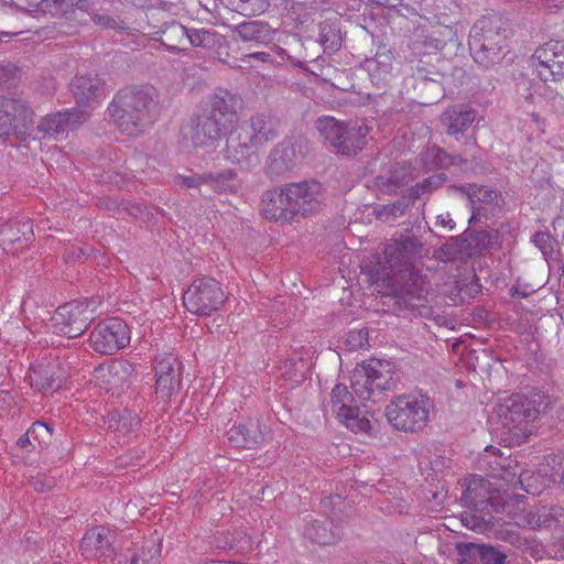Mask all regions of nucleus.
<instances>
[{
	"mask_svg": "<svg viewBox=\"0 0 564 564\" xmlns=\"http://www.w3.org/2000/svg\"><path fill=\"white\" fill-rule=\"evenodd\" d=\"M422 243L413 236L402 237L386 245L384 262L369 270V280L378 293L394 301L399 312L414 308L429 292V282L414 268Z\"/></svg>",
	"mask_w": 564,
	"mask_h": 564,
	"instance_id": "f257e3e1",
	"label": "nucleus"
},
{
	"mask_svg": "<svg viewBox=\"0 0 564 564\" xmlns=\"http://www.w3.org/2000/svg\"><path fill=\"white\" fill-rule=\"evenodd\" d=\"M240 98L224 89L216 90L202 105L184 131L194 148L213 149L224 132L238 120Z\"/></svg>",
	"mask_w": 564,
	"mask_h": 564,
	"instance_id": "f03ea898",
	"label": "nucleus"
},
{
	"mask_svg": "<svg viewBox=\"0 0 564 564\" xmlns=\"http://www.w3.org/2000/svg\"><path fill=\"white\" fill-rule=\"evenodd\" d=\"M118 129L130 137L144 132L159 113L158 93L152 86L132 87L120 91L109 107Z\"/></svg>",
	"mask_w": 564,
	"mask_h": 564,
	"instance_id": "7ed1b4c3",
	"label": "nucleus"
},
{
	"mask_svg": "<svg viewBox=\"0 0 564 564\" xmlns=\"http://www.w3.org/2000/svg\"><path fill=\"white\" fill-rule=\"evenodd\" d=\"M468 44L477 64L486 68L494 67L507 54V30L500 20L482 17L471 28Z\"/></svg>",
	"mask_w": 564,
	"mask_h": 564,
	"instance_id": "20e7f679",
	"label": "nucleus"
},
{
	"mask_svg": "<svg viewBox=\"0 0 564 564\" xmlns=\"http://www.w3.org/2000/svg\"><path fill=\"white\" fill-rule=\"evenodd\" d=\"M433 408V401L425 394H401L390 401L384 414L394 430L417 432L426 426Z\"/></svg>",
	"mask_w": 564,
	"mask_h": 564,
	"instance_id": "39448f33",
	"label": "nucleus"
},
{
	"mask_svg": "<svg viewBox=\"0 0 564 564\" xmlns=\"http://www.w3.org/2000/svg\"><path fill=\"white\" fill-rule=\"evenodd\" d=\"M550 405V398L539 393H514L499 405L498 414L506 427L510 431L527 432L528 425L545 412Z\"/></svg>",
	"mask_w": 564,
	"mask_h": 564,
	"instance_id": "423d86ee",
	"label": "nucleus"
},
{
	"mask_svg": "<svg viewBox=\"0 0 564 564\" xmlns=\"http://www.w3.org/2000/svg\"><path fill=\"white\" fill-rule=\"evenodd\" d=\"M318 130L338 152L352 155L366 145L370 128L362 120L344 124L333 117H326L318 121Z\"/></svg>",
	"mask_w": 564,
	"mask_h": 564,
	"instance_id": "0eeeda50",
	"label": "nucleus"
},
{
	"mask_svg": "<svg viewBox=\"0 0 564 564\" xmlns=\"http://www.w3.org/2000/svg\"><path fill=\"white\" fill-rule=\"evenodd\" d=\"M186 310L198 316H210L225 302L219 283L209 278L195 280L183 295Z\"/></svg>",
	"mask_w": 564,
	"mask_h": 564,
	"instance_id": "6e6552de",
	"label": "nucleus"
},
{
	"mask_svg": "<svg viewBox=\"0 0 564 564\" xmlns=\"http://www.w3.org/2000/svg\"><path fill=\"white\" fill-rule=\"evenodd\" d=\"M33 123V111L23 98H8L0 95V142L10 135L24 140Z\"/></svg>",
	"mask_w": 564,
	"mask_h": 564,
	"instance_id": "1a4fd4ad",
	"label": "nucleus"
},
{
	"mask_svg": "<svg viewBox=\"0 0 564 564\" xmlns=\"http://www.w3.org/2000/svg\"><path fill=\"white\" fill-rule=\"evenodd\" d=\"M95 318L94 310L82 301H73L61 305L51 318L50 327L58 335L68 338L80 336Z\"/></svg>",
	"mask_w": 564,
	"mask_h": 564,
	"instance_id": "9d476101",
	"label": "nucleus"
},
{
	"mask_svg": "<svg viewBox=\"0 0 564 564\" xmlns=\"http://www.w3.org/2000/svg\"><path fill=\"white\" fill-rule=\"evenodd\" d=\"M391 375L383 370L380 360H368L356 367L351 376V389L354 394L365 401L369 400L373 392L390 389Z\"/></svg>",
	"mask_w": 564,
	"mask_h": 564,
	"instance_id": "9b49d317",
	"label": "nucleus"
},
{
	"mask_svg": "<svg viewBox=\"0 0 564 564\" xmlns=\"http://www.w3.org/2000/svg\"><path fill=\"white\" fill-rule=\"evenodd\" d=\"M129 343V327L120 318H110L99 323L89 336L90 347L100 355H112Z\"/></svg>",
	"mask_w": 564,
	"mask_h": 564,
	"instance_id": "f8f14e48",
	"label": "nucleus"
},
{
	"mask_svg": "<svg viewBox=\"0 0 564 564\" xmlns=\"http://www.w3.org/2000/svg\"><path fill=\"white\" fill-rule=\"evenodd\" d=\"M477 464L480 470L488 471L492 478L502 479L510 485L520 484L525 491L535 495L534 490L524 487V474L519 473V466L510 457L503 456L499 448L487 446L479 455Z\"/></svg>",
	"mask_w": 564,
	"mask_h": 564,
	"instance_id": "ddd939ff",
	"label": "nucleus"
},
{
	"mask_svg": "<svg viewBox=\"0 0 564 564\" xmlns=\"http://www.w3.org/2000/svg\"><path fill=\"white\" fill-rule=\"evenodd\" d=\"M286 200L290 202L292 219L317 213L323 203L322 186L318 182H300L286 185Z\"/></svg>",
	"mask_w": 564,
	"mask_h": 564,
	"instance_id": "4468645a",
	"label": "nucleus"
},
{
	"mask_svg": "<svg viewBox=\"0 0 564 564\" xmlns=\"http://www.w3.org/2000/svg\"><path fill=\"white\" fill-rule=\"evenodd\" d=\"M258 145L245 126L231 130L226 139V147L223 150L224 158L239 165L250 166L258 162Z\"/></svg>",
	"mask_w": 564,
	"mask_h": 564,
	"instance_id": "2eb2a0df",
	"label": "nucleus"
},
{
	"mask_svg": "<svg viewBox=\"0 0 564 564\" xmlns=\"http://www.w3.org/2000/svg\"><path fill=\"white\" fill-rule=\"evenodd\" d=\"M116 538V532L108 527H93L85 532L80 541V553L86 560H105L113 553Z\"/></svg>",
	"mask_w": 564,
	"mask_h": 564,
	"instance_id": "dca6fc26",
	"label": "nucleus"
},
{
	"mask_svg": "<svg viewBox=\"0 0 564 564\" xmlns=\"http://www.w3.org/2000/svg\"><path fill=\"white\" fill-rule=\"evenodd\" d=\"M156 397L164 402L177 394L182 386V364L169 355L156 365Z\"/></svg>",
	"mask_w": 564,
	"mask_h": 564,
	"instance_id": "f3484780",
	"label": "nucleus"
},
{
	"mask_svg": "<svg viewBox=\"0 0 564 564\" xmlns=\"http://www.w3.org/2000/svg\"><path fill=\"white\" fill-rule=\"evenodd\" d=\"M88 118L84 110L73 109L45 116L37 124L43 138L58 139L77 129Z\"/></svg>",
	"mask_w": 564,
	"mask_h": 564,
	"instance_id": "a211bd4d",
	"label": "nucleus"
},
{
	"mask_svg": "<svg viewBox=\"0 0 564 564\" xmlns=\"http://www.w3.org/2000/svg\"><path fill=\"white\" fill-rule=\"evenodd\" d=\"M532 66L541 80L561 75L564 72V43L551 41L539 47L532 57Z\"/></svg>",
	"mask_w": 564,
	"mask_h": 564,
	"instance_id": "6ab92c4d",
	"label": "nucleus"
},
{
	"mask_svg": "<svg viewBox=\"0 0 564 564\" xmlns=\"http://www.w3.org/2000/svg\"><path fill=\"white\" fill-rule=\"evenodd\" d=\"M268 430L258 420H247L227 432L228 443L237 448H256L267 441Z\"/></svg>",
	"mask_w": 564,
	"mask_h": 564,
	"instance_id": "aec40b11",
	"label": "nucleus"
},
{
	"mask_svg": "<svg viewBox=\"0 0 564 564\" xmlns=\"http://www.w3.org/2000/svg\"><path fill=\"white\" fill-rule=\"evenodd\" d=\"M303 156L302 145L288 139L280 142L270 153L268 171L272 175H283L291 171Z\"/></svg>",
	"mask_w": 564,
	"mask_h": 564,
	"instance_id": "412c9836",
	"label": "nucleus"
},
{
	"mask_svg": "<svg viewBox=\"0 0 564 564\" xmlns=\"http://www.w3.org/2000/svg\"><path fill=\"white\" fill-rule=\"evenodd\" d=\"M33 237V226L30 219L13 220L0 226V247L10 253L23 248Z\"/></svg>",
	"mask_w": 564,
	"mask_h": 564,
	"instance_id": "4be33fe9",
	"label": "nucleus"
},
{
	"mask_svg": "<svg viewBox=\"0 0 564 564\" xmlns=\"http://www.w3.org/2000/svg\"><path fill=\"white\" fill-rule=\"evenodd\" d=\"M70 89L79 106H89L105 96V86L97 75H78L70 83Z\"/></svg>",
	"mask_w": 564,
	"mask_h": 564,
	"instance_id": "5701e85b",
	"label": "nucleus"
},
{
	"mask_svg": "<svg viewBox=\"0 0 564 564\" xmlns=\"http://www.w3.org/2000/svg\"><path fill=\"white\" fill-rule=\"evenodd\" d=\"M286 185L280 189L267 191L261 199V210L265 218L274 221L292 219L290 202L286 200Z\"/></svg>",
	"mask_w": 564,
	"mask_h": 564,
	"instance_id": "b1692460",
	"label": "nucleus"
},
{
	"mask_svg": "<svg viewBox=\"0 0 564 564\" xmlns=\"http://www.w3.org/2000/svg\"><path fill=\"white\" fill-rule=\"evenodd\" d=\"M160 553L161 545L156 541H144L117 553L112 564H150Z\"/></svg>",
	"mask_w": 564,
	"mask_h": 564,
	"instance_id": "393cba45",
	"label": "nucleus"
},
{
	"mask_svg": "<svg viewBox=\"0 0 564 564\" xmlns=\"http://www.w3.org/2000/svg\"><path fill=\"white\" fill-rule=\"evenodd\" d=\"M527 497L517 495L506 503L507 513L516 525L532 530L538 529L539 508L529 507Z\"/></svg>",
	"mask_w": 564,
	"mask_h": 564,
	"instance_id": "a878e982",
	"label": "nucleus"
},
{
	"mask_svg": "<svg viewBox=\"0 0 564 564\" xmlns=\"http://www.w3.org/2000/svg\"><path fill=\"white\" fill-rule=\"evenodd\" d=\"M489 481L479 476L465 479V489L460 500L471 510H482L490 499Z\"/></svg>",
	"mask_w": 564,
	"mask_h": 564,
	"instance_id": "bb28decb",
	"label": "nucleus"
},
{
	"mask_svg": "<svg viewBox=\"0 0 564 564\" xmlns=\"http://www.w3.org/2000/svg\"><path fill=\"white\" fill-rule=\"evenodd\" d=\"M312 348L295 352L280 366L281 376L295 383L302 382L313 366Z\"/></svg>",
	"mask_w": 564,
	"mask_h": 564,
	"instance_id": "cd10ccee",
	"label": "nucleus"
},
{
	"mask_svg": "<svg viewBox=\"0 0 564 564\" xmlns=\"http://www.w3.org/2000/svg\"><path fill=\"white\" fill-rule=\"evenodd\" d=\"M276 30L267 22L249 21L236 26L235 33L242 42H252L257 45H269L275 35Z\"/></svg>",
	"mask_w": 564,
	"mask_h": 564,
	"instance_id": "c85d7f7f",
	"label": "nucleus"
},
{
	"mask_svg": "<svg viewBox=\"0 0 564 564\" xmlns=\"http://www.w3.org/2000/svg\"><path fill=\"white\" fill-rule=\"evenodd\" d=\"M304 539L319 545H329L335 543L340 533L334 528L333 522L327 519L307 520L303 528Z\"/></svg>",
	"mask_w": 564,
	"mask_h": 564,
	"instance_id": "c756f323",
	"label": "nucleus"
},
{
	"mask_svg": "<svg viewBox=\"0 0 564 564\" xmlns=\"http://www.w3.org/2000/svg\"><path fill=\"white\" fill-rule=\"evenodd\" d=\"M243 126L249 129V133L259 147L274 140L280 134L278 121L265 113H257L250 118L248 124Z\"/></svg>",
	"mask_w": 564,
	"mask_h": 564,
	"instance_id": "7c9ffc66",
	"label": "nucleus"
},
{
	"mask_svg": "<svg viewBox=\"0 0 564 564\" xmlns=\"http://www.w3.org/2000/svg\"><path fill=\"white\" fill-rule=\"evenodd\" d=\"M58 365H39L32 368L31 382L41 390H58L62 388L65 379L66 371L58 369V373L55 371Z\"/></svg>",
	"mask_w": 564,
	"mask_h": 564,
	"instance_id": "2f4dec72",
	"label": "nucleus"
},
{
	"mask_svg": "<svg viewBox=\"0 0 564 564\" xmlns=\"http://www.w3.org/2000/svg\"><path fill=\"white\" fill-rule=\"evenodd\" d=\"M474 110L465 106H453L442 115V122L447 128V133L456 135L464 132L475 120Z\"/></svg>",
	"mask_w": 564,
	"mask_h": 564,
	"instance_id": "473e14b6",
	"label": "nucleus"
},
{
	"mask_svg": "<svg viewBox=\"0 0 564 564\" xmlns=\"http://www.w3.org/2000/svg\"><path fill=\"white\" fill-rule=\"evenodd\" d=\"M338 421L354 433L369 434L373 430V415L367 408L355 405Z\"/></svg>",
	"mask_w": 564,
	"mask_h": 564,
	"instance_id": "72a5a7b5",
	"label": "nucleus"
},
{
	"mask_svg": "<svg viewBox=\"0 0 564 564\" xmlns=\"http://www.w3.org/2000/svg\"><path fill=\"white\" fill-rule=\"evenodd\" d=\"M412 178L413 176L410 165L403 163L391 170L389 174L378 176L377 185L381 191L392 194L408 185Z\"/></svg>",
	"mask_w": 564,
	"mask_h": 564,
	"instance_id": "f704fd0d",
	"label": "nucleus"
},
{
	"mask_svg": "<svg viewBox=\"0 0 564 564\" xmlns=\"http://www.w3.org/2000/svg\"><path fill=\"white\" fill-rule=\"evenodd\" d=\"M354 392L344 384H336L330 394L329 411L338 419L356 404Z\"/></svg>",
	"mask_w": 564,
	"mask_h": 564,
	"instance_id": "c9c22d12",
	"label": "nucleus"
},
{
	"mask_svg": "<svg viewBox=\"0 0 564 564\" xmlns=\"http://www.w3.org/2000/svg\"><path fill=\"white\" fill-rule=\"evenodd\" d=\"M133 373V366L127 360H118L108 366L104 377L111 388H122L130 382Z\"/></svg>",
	"mask_w": 564,
	"mask_h": 564,
	"instance_id": "e433bc0d",
	"label": "nucleus"
},
{
	"mask_svg": "<svg viewBox=\"0 0 564 564\" xmlns=\"http://www.w3.org/2000/svg\"><path fill=\"white\" fill-rule=\"evenodd\" d=\"M187 28L178 22H171L161 31V43L171 52H182L178 46L186 41Z\"/></svg>",
	"mask_w": 564,
	"mask_h": 564,
	"instance_id": "4c0bfd02",
	"label": "nucleus"
},
{
	"mask_svg": "<svg viewBox=\"0 0 564 564\" xmlns=\"http://www.w3.org/2000/svg\"><path fill=\"white\" fill-rule=\"evenodd\" d=\"M340 29L335 23L323 22L319 25V43L324 52L333 53L341 46Z\"/></svg>",
	"mask_w": 564,
	"mask_h": 564,
	"instance_id": "58836bf2",
	"label": "nucleus"
},
{
	"mask_svg": "<svg viewBox=\"0 0 564 564\" xmlns=\"http://www.w3.org/2000/svg\"><path fill=\"white\" fill-rule=\"evenodd\" d=\"M206 187L216 193H227L236 188V173L231 170H224L216 175L206 174Z\"/></svg>",
	"mask_w": 564,
	"mask_h": 564,
	"instance_id": "ea45409f",
	"label": "nucleus"
},
{
	"mask_svg": "<svg viewBox=\"0 0 564 564\" xmlns=\"http://www.w3.org/2000/svg\"><path fill=\"white\" fill-rule=\"evenodd\" d=\"M186 41L192 46L212 50L218 44V35L206 29H187Z\"/></svg>",
	"mask_w": 564,
	"mask_h": 564,
	"instance_id": "a19ab883",
	"label": "nucleus"
},
{
	"mask_svg": "<svg viewBox=\"0 0 564 564\" xmlns=\"http://www.w3.org/2000/svg\"><path fill=\"white\" fill-rule=\"evenodd\" d=\"M424 160L425 163L430 165L432 169H444L464 162L460 156L449 155L440 148L429 149L425 153Z\"/></svg>",
	"mask_w": 564,
	"mask_h": 564,
	"instance_id": "79ce46f5",
	"label": "nucleus"
},
{
	"mask_svg": "<svg viewBox=\"0 0 564 564\" xmlns=\"http://www.w3.org/2000/svg\"><path fill=\"white\" fill-rule=\"evenodd\" d=\"M471 191L467 192V196L471 203L473 215L469 221L476 220L480 215V206H476V202L478 203H494L498 199L499 194L496 191L487 189L480 186H471Z\"/></svg>",
	"mask_w": 564,
	"mask_h": 564,
	"instance_id": "37998d69",
	"label": "nucleus"
},
{
	"mask_svg": "<svg viewBox=\"0 0 564 564\" xmlns=\"http://www.w3.org/2000/svg\"><path fill=\"white\" fill-rule=\"evenodd\" d=\"M538 529L560 527L564 524V508L561 506L539 508Z\"/></svg>",
	"mask_w": 564,
	"mask_h": 564,
	"instance_id": "c03bdc74",
	"label": "nucleus"
},
{
	"mask_svg": "<svg viewBox=\"0 0 564 564\" xmlns=\"http://www.w3.org/2000/svg\"><path fill=\"white\" fill-rule=\"evenodd\" d=\"M456 41V30L452 25L440 24L433 29L429 44L436 50H442L447 43Z\"/></svg>",
	"mask_w": 564,
	"mask_h": 564,
	"instance_id": "a18cd8bd",
	"label": "nucleus"
},
{
	"mask_svg": "<svg viewBox=\"0 0 564 564\" xmlns=\"http://www.w3.org/2000/svg\"><path fill=\"white\" fill-rule=\"evenodd\" d=\"M482 547L476 543H457V564H479Z\"/></svg>",
	"mask_w": 564,
	"mask_h": 564,
	"instance_id": "49530a36",
	"label": "nucleus"
},
{
	"mask_svg": "<svg viewBox=\"0 0 564 564\" xmlns=\"http://www.w3.org/2000/svg\"><path fill=\"white\" fill-rule=\"evenodd\" d=\"M531 241L541 251L545 260L552 259L558 246L557 240L549 232L538 231Z\"/></svg>",
	"mask_w": 564,
	"mask_h": 564,
	"instance_id": "de8ad7c7",
	"label": "nucleus"
},
{
	"mask_svg": "<svg viewBox=\"0 0 564 564\" xmlns=\"http://www.w3.org/2000/svg\"><path fill=\"white\" fill-rule=\"evenodd\" d=\"M112 420L117 423L115 430L123 434L133 432L140 424L139 419L129 411H124L121 414H113Z\"/></svg>",
	"mask_w": 564,
	"mask_h": 564,
	"instance_id": "09e8293b",
	"label": "nucleus"
},
{
	"mask_svg": "<svg viewBox=\"0 0 564 564\" xmlns=\"http://www.w3.org/2000/svg\"><path fill=\"white\" fill-rule=\"evenodd\" d=\"M209 178L206 174L203 175H188V176H178L176 182L181 187L186 188H197L203 196H209L210 193L206 189V181Z\"/></svg>",
	"mask_w": 564,
	"mask_h": 564,
	"instance_id": "8fccbe9b",
	"label": "nucleus"
},
{
	"mask_svg": "<svg viewBox=\"0 0 564 564\" xmlns=\"http://www.w3.org/2000/svg\"><path fill=\"white\" fill-rule=\"evenodd\" d=\"M64 0H42L36 3H29V12H42L57 15L62 11V2Z\"/></svg>",
	"mask_w": 564,
	"mask_h": 564,
	"instance_id": "3c124183",
	"label": "nucleus"
},
{
	"mask_svg": "<svg viewBox=\"0 0 564 564\" xmlns=\"http://www.w3.org/2000/svg\"><path fill=\"white\" fill-rule=\"evenodd\" d=\"M549 90L550 98H561L564 100V72L561 75H552L550 79L542 80Z\"/></svg>",
	"mask_w": 564,
	"mask_h": 564,
	"instance_id": "603ef678",
	"label": "nucleus"
},
{
	"mask_svg": "<svg viewBox=\"0 0 564 564\" xmlns=\"http://www.w3.org/2000/svg\"><path fill=\"white\" fill-rule=\"evenodd\" d=\"M506 555L491 546L482 547L479 564H505Z\"/></svg>",
	"mask_w": 564,
	"mask_h": 564,
	"instance_id": "864d4df0",
	"label": "nucleus"
},
{
	"mask_svg": "<svg viewBox=\"0 0 564 564\" xmlns=\"http://www.w3.org/2000/svg\"><path fill=\"white\" fill-rule=\"evenodd\" d=\"M270 53H272V55L276 58V61H274L273 64L283 65L286 62H290L292 65L301 67V68L304 66L303 62L289 55L288 52L280 46H276V45L272 46Z\"/></svg>",
	"mask_w": 564,
	"mask_h": 564,
	"instance_id": "5fc2aeb1",
	"label": "nucleus"
},
{
	"mask_svg": "<svg viewBox=\"0 0 564 564\" xmlns=\"http://www.w3.org/2000/svg\"><path fill=\"white\" fill-rule=\"evenodd\" d=\"M30 434L33 440H39V443H45L46 438H50L52 435V429L48 424L43 422H35L29 429Z\"/></svg>",
	"mask_w": 564,
	"mask_h": 564,
	"instance_id": "6e6d98bb",
	"label": "nucleus"
},
{
	"mask_svg": "<svg viewBox=\"0 0 564 564\" xmlns=\"http://www.w3.org/2000/svg\"><path fill=\"white\" fill-rule=\"evenodd\" d=\"M242 63H250L257 61L262 64H273L276 58L270 52H253L242 55L240 58Z\"/></svg>",
	"mask_w": 564,
	"mask_h": 564,
	"instance_id": "4d7b16f0",
	"label": "nucleus"
},
{
	"mask_svg": "<svg viewBox=\"0 0 564 564\" xmlns=\"http://www.w3.org/2000/svg\"><path fill=\"white\" fill-rule=\"evenodd\" d=\"M408 207L409 205L403 200H398L393 204L384 205V209L389 210L392 219L403 216Z\"/></svg>",
	"mask_w": 564,
	"mask_h": 564,
	"instance_id": "13d9d810",
	"label": "nucleus"
},
{
	"mask_svg": "<svg viewBox=\"0 0 564 564\" xmlns=\"http://www.w3.org/2000/svg\"><path fill=\"white\" fill-rule=\"evenodd\" d=\"M477 239H478L479 243H481V246L485 249L494 248L496 242H497V236L491 235L488 231H479V232H477Z\"/></svg>",
	"mask_w": 564,
	"mask_h": 564,
	"instance_id": "bf43d9fd",
	"label": "nucleus"
},
{
	"mask_svg": "<svg viewBox=\"0 0 564 564\" xmlns=\"http://www.w3.org/2000/svg\"><path fill=\"white\" fill-rule=\"evenodd\" d=\"M93 21L100 25V26H104V28H110V29H117L118 28V23L117 21L109 17V15H105V14H94L93 15Z\"/></svg>",
	"mask_w": 564,
	"mask_h": 564,
	"instance_id": "052dcab7",
	"label": "nucleus"
},
{
	"mask_svg": "<svg viewBox=\"0 0 564 564\" xmlns=\"http://www.w3.org/2000/svg\"><path fill=\"white\" fill-rule=\"evenodd\" d=\"M13 73V66L11 65H0V85L6 83Z\"/></svg>",
	"mask_w": 564,
	"mask_h": 564,
	"instance_id": "680f3d73",
	"label": "nucleus"
},
{
	"mask_svg": "<svg viewBox=\"0 0 564 564\" xmlns=\"http://www.w3.org/2000/svg\"><path fill=\"white\" fill-rule=\"evenodd\" d=\"M31 440H33V437L28 430L23 435L19 437V440L17 441V445L21 448H26L29 445L32 444Z\"/></svg>",
	"mask_w": 564,
	"mask_h": 564,
	"instance_id": "e2e57ef3",
	"label": "nucleus"
},
{
	"mask_svg": "<svg viewBox=\"0 0 564 564\" xmlns=\"http://www.w3.org/2000/svg\"><path fill=\"white\" fill-rule=\"evenodd\" d=\"M437 224L442 225L443 227H448L449 229H453L455 225L449 214L440 215L437 217Z\"/></svg>",
	"mask_w": 564,
	"mask_h": 564,
	"instance_id": "0e129e2a",
	"label": "nucleus"
},
{
	"mask_svg": "<svg viewBox=\"0 0 564 564\" xmlns=\"http://www.w3.org/2000/svg\"><path fill=\"white\" fill-rule=\"evenodd\" d=\"M52 484H53L52 479L47 480L46 482H42L41 480L36 479L33 482V487L37 491H44L45 489L51 488Z\"/></svg>",
	"mask_w": 564,
	"mask_h": 564,
	"instance_id": "69168bd1",
	"label": "nucleus"
},
{
	"mask_svg": "<svg viewBox=\"0 0 564 564\" xmlns=\"http://www.w3.org/2000/svg\"><path fill=\"white\" fill-rule=\"evenodd\" d=\"M377 215L380 219L384 220V221H388L391 218V215L389 214V210H386L384 209V205L380 206L378 209H377Z\"/></svg>",
	"mask_w": 564,
	"mask_h": 564,
	"instance_id": "338daca9",
	"label": "nucleus"
},
{
	"mask_svg": "<svg viewBox=\"0 0 564 564\" xmlns=\"http://www.w3.org/2000/svg\"><path fill=\"white\" fill-rule=\"evenodd\" d=\"M131 215H133L134 217H138L142 214V207L140 205H134L132 206V209H131Z\"/></svg>",
	"mask_w": 564,
	"mask_h": 564,
	"instance_id": "774afa93",
	"label": "nucleus"
}]
</instances>
